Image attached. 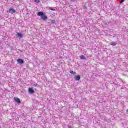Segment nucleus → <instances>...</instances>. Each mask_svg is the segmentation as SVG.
<instances>
[{
	"label": "nucleus",
	"instance_id": "nucleus-2",
	"mask_svg": "<svg viewBox=\"0 0 128 128\" xmlns=\"http://www.w3.org/2000/svg\"><path fill=\"white\" fill-rule=\"evenodd\" d=\"M10 14H14L16 13V10L14 9V8H10L8 10Z\"/></svg>",
	"mask_w": 128,
	"mask_h": 128
},
{
	"label": "nucleus",
	"instance_id": "nucleus-8",
	"mask_svg": "<svg viewBox=\"0 0 128 128\" xmlns=\"http://www.w3.org/2000/svg\"><path fill=\"white\" fill-rule=\"evenodd\" d=\"M70 74H73V76H76V74H78L76 72H74L72 70L70 71Z\"/></svg>",
	"mask_w": 128,
	"mask_h": 128
},
{
	"label": "nucleus",
	"instance_id": "nucleus-14",
	"mask_svg": "<svg viewBox=\"0 0 128 128\" xmlns=\"http://www.w3.org/2000/svg\"><path fill=\"white\" fill-rule=\"evenodd\" d=\"M126 0H121V1L120 2V4H124V2Z\"/></svg>",
	"mask_w": 128,
	"mask_h": 128
},
{
	"label": "nucleus",
	"instance_id": "nucleus-16",
	"mask_svg": "<svg viewBox=\"0 0 128 128\" xmlns=\"http://www.w3.org/2000/svg\"><path fill=\"white\" fill-rule=\"evenodd\" d=\"M71 2H76V0H71Z\"/></svg>",
	"mask_w": 128,
	"mask_h": 128
},
{
	"label": "nucleus",
	"instance_id": "nucleus-6",
	"mask_svg": "<svg viewBox=\"0 0 128 128\" xmlns=\"http://www.w3.org/2000/svg\"><path fill=\"white\" fill-rule=\"evenodd\" d=\"M75 80H80V76H77L74 77Z\"/></svg>",
	"mask_w": 128,
	"mask_h": 128
},
{
	"label": "nucleus",
	"instance_id": "nucleus-5",
	"mask_svg": "<svg viewBox=\"0 0 128 128\" xmlns=\"http://www.w3.org/2000/svg\"><path fill=\"white\" fill-rule=\"evenodd\" d=\"M18 62L20 64H24V60L22 59H18Z\"/></svg>",
	"mask_w": 128,
	"mask_h": 128
},
{
	"label": "nucleus",
	"instance_id": "nucleus-11",
	"mask_svg": "<svg viewBox=\"0 0 128 128\" xmlns=\"http://www.w3.org/2000/svg\"><path fill=\"white\" fill-rule=\"evenodd\" d=\"M50 10H52V12H56V8H50Z\"/></svg>",
	"mask_w": 128,
	"mask_h": 128
},
{
	"label": "nucleus",
	"instance_id": "nucleus-10",
	"mask_svg": "<svg viewBox=\"0 0 128 128\" xmlns=\"http://www.w3.org/2000/svg\"><path fill=\"white\" fill-rule=\"evenodd\" d=\"M116 44H118V43L116 42H112L111 43V46H116Z\"/></svg>",
	"mask_w": 128,
	"mask_h": 128
},
{
	"label": "nucleus",
	"instance_id": "nucleus-7",
	"mask_svg": "<svg viewBox=\"0 0 128 128\" xmlns=\"http://www.w3.org/2000/svg\"><path fill=\"white\" fill-rule=\"evenodd\" d=\"M16 36H17V38H22V34L18 33Z\"/></svg>",
	"mask_w": 128,
	"mask_h": 128
},
{
	"label": "nucleus",
	"instance_id": "nucleus-9",
	"mask_svg": "<svg viewBox=\"0 0 128 128\" xmlns=\"http://www.w3.org/2000/svg\"><path fill=\"white\" fill-rule=\"evenodd\" d=\"M33 86H34V88H38V84L36 83V82H34L33 83Z\"/></svg>",
	"mask_w": 128,
	"mask_h": 128
},
{
	"label": "nucleus",
	"instance_id": "nucleus-4",
	"mask_svg": "<svg viewBox=\"0 0 128 128\" xmlns=\"http://www.w3.org/2000/svg\"><path fill=\"white\" fill-rule=\"evenodd\" d=\"M14 100H15L16 102H18L19 104H22V101H20V99L19 98H14Z\"/></svg>",
	"mask_w": 128,
	"mask_h": 128
},
{
	"label": "nucleus",
	"instance_id": "nucleus-15",
	"mask_svg": "<svg viewBox=\"0 0 128 128\" xmlns=\"http://www.w3.org/2000/svg\"><path fill=\"white\" fill-rule=\"evenodd\" d=\"M69 8H71V10H72V8H74V6L72 5H70L69 6Z\"/></svg>",
	"mask_w": 128,
	"mask_h": 128
},
{
	"label": "nucleus",
	"instance_id": "nucleus-13",
	"mask_svg": "<svg viewBox=\"0 0 128 128\" xmlns=\"http://www.w3.org/2000/svg\"><path fill=\"white\" fill-rule=\"evenodd\" d=\"M34 2H36V4H40V0H34Z\"/></svg>",
	"mask_w": 128,
	"mask_h": 128
},
{
	"label": "nucleus",
	"instance_id": "nucleus-17",
	"mask_svg": "<svg viewBox=\"0 0 128 128\" xmlns=\"http://www.w3.org/2000/svg\"><path fill=\"white\" fill-rule=\"evenodd\" d=\"M126 112H127L128 114V110H126Z\"/></svg>",
	"mask_w": 128,
	"mask_h": 128
},
{
	"label": "nucleus",
	"instance_id": "nucleus-1",
	"mask_svg": "<svg viewBox=\"0 0 128 128\" xmlns=\"http://www.w3.org/2000/svg\"><path fill=\"white\" fill-rule=\"evenodd\" d=\"M38 16H41V18L43 20H48V16H46V15L42 12H38Z\"/></svg>",
	"mask_w": 128,
	"mask_h": 128
},
{
	"label": "nucleus",
	"instance_id": "nucleus-12",
	"mask_svg": "<svg viewBox=\"0 0 128 128\" xmlns=\"http://www.w3.org/2000/svg\"><path fill=\"white\" fill-rule=\"evenodd\" d=\"M80 58L82 60H86V56L84 55H82L80 56Z\"/></svg>",
	"mask_w": 128,
	"mask_h": 128
},
{
	"label": "nucleus",
	"instance_id": "nucleus-3",
	"mask_svg": "<svg viewBox=\"0 0 128 128\" xmlns=\"http://www.w3.org/2000/svg\"><path fill=\"white\" fill-rule=\"evenodd\" d=\"M28 92L30 94H34V92H36L32 88H29V89H28Z\"/></svg>",
	"mask_w": 128,
	"mask_h": 128
}]
</instances>
